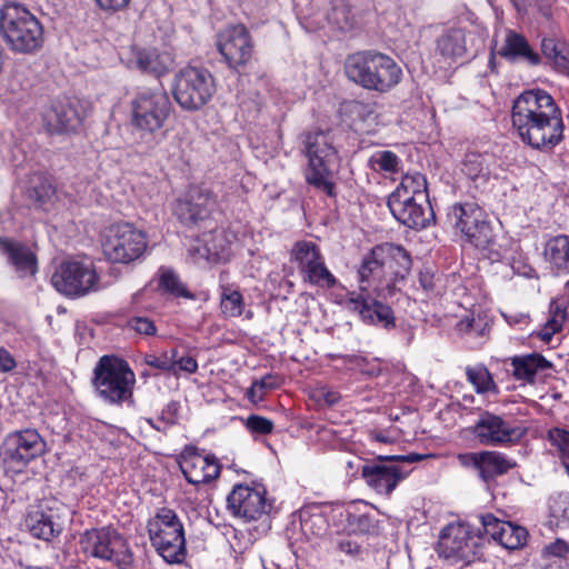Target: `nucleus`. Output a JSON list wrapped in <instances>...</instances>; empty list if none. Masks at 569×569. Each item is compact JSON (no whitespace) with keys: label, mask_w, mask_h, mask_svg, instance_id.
I'll list each match as a JSON object with an SVG mask.
<instances>
[{"label":"nucleus","mask_w":569,"mask_h":569,"mask_svg":"<svg viewBox=\"0 0 569 569\" xmlns=\"http://www.w3.org/2000/svg\"><path fill=\"white\" fill-rule=\"evenodd\" d=\"M305 151L308 158L306 170L307 182L328 196L333 194V182L329 170L330 163L336 158V149L329 132L315 131L305 134Z\"/></svg>","instance_id":"obj_8"},{"label":"nucleus","mask_w":569,"mask_h":569,"mask_svg":"<svg viewBox=\"0 0 569 569\" xmlns=\"http://www.w3.org/2000/svg\"><path fill=\"white\" fill-rule=\"evenodd\" d=\"M326 19L340 30H349L355 24V17L345 0H332Z\"/></svg>","instance_id":"obj_42"},{"label":"nucleus","mask_w":569,"mask_h":569,"mask_svg":"<svg viewBox=\"0 0 569 569\" xmlns=\"http://www.w3.org/2000/svg\"><path fill=\"white\" fill-rule=\"evenodd\" d=\"M408 251L398 244L382 243L372 248L358 269L360 291H372L378 297L392 296L397 281L411 269Z\"/></svg>","instance_id":"obj_2"},{"label":"nucleus","mask_w":569,"mask_h":569,"mask_svg":"<svg viewBox=\"0 0 569 569\" xmlns=\"http://www.w3.org/2000/svg\"><path fill=\"white\" fill-rule=\"evenodd\" d=\"M459 463L466 468H473L480 472L481 452H466L457 457Z\"/></svg>","instance_id":"obj_57"},{"label":"nucleus","mask_w":569,"mask_h":569,"mask_svg":"<svg viewBox=\"0 0 569 569\" xmlns=\"http://www.w3.org/2000/svg\"><path fill=\"white\" fill-rule=\"evenodd\" d=\"M298 518L299 529L307 539L321 537L327 532L328 522L320 511L303 509L299 511Z\"/></svg>","instance_id":"obj_37"},{"label":"nucleus","mask_w":569,"mask_h":569,"mask_svg":"<svg viewBox=\"0 0 569 569\" xmlns=\"http://www.w3.org/2000/svg\"><path fill=\"white\" fill-rule=\"evenodd\" d=\"M217 48L232 69L244 67L253 53V41L243 24H232L218 34Z\"/></svg>","instance_id":"obj_17"},{"label":"nucleus","mask_w":569,"mask_h":569,"mask_svg":"<svg viewBox=\"0 0 569 569\" xmlns=\"http://www.w3.org/2000/svg\"><path fill=\"white\" fill-rule=\"evenodd\" d=\"M254 381L256 386H259L260 391H264V393H267V391L279 388L282 383V378L279 377L278 375L268 373L263 376L261 379H257Z\"/></svg>","instance_id":"obj_56"},{"label":"nucleus","mask_w":569,"mask_h":569,"mask_svg":"<svg viewBox=\"0 0 569 569\" xmlns=\"http://www.w3.org/2000/svg\"><path fill=\"white\" fill-rule=\"evenodd\" d=\"M511 121L522 142L535 149H552L563 139L561 110L545 90H527L518 96Z\"/></svg>","instance_id":"obj_1"},{"label":"nucleus","mask_w":569,"mask_h":569,"mask_svg":"<svg viewBox=\"0 0 569 569\" xmlns=\"http://www.w3.org/2000/svg\"><path fill=\"white\" fill-rule=\"evenodd\" d=\"M388 207L393 217L409 228H426L432 218V210L426 200L388 199Z\"/></svg>","instance_id":"obj_24"},{"label":"nucleus","mask_w":569,"mask_h":569,"mask_svg":"<svg viewBox=\"0 0 569 569\" xmlns=\"http://www.w3.org/2000/svg\"><path fill=\"white\" fill-rule=\"evenodd\" d=\"M427 180L419 173H407L402 177L398 188L390 194L389 199L426 200Z\"/></svg>","instance_id":"obj_32"},{"label":"nucleus","mask_w":569,"mask_h":569,"mask_svg":"<svg viewBox=\"0 0 569 569\" xmlns=\"http://www.w3.org/2000/svg\"><path fill=\"white\" fill-rule=\"evenodd\" d=\"M16 367L13 357L3 348H0V371L8 372Z\"/></svg>","instance_id":"obj_61"},{"label":"nucleus","mask_w":569,"mask_h":569,"mask_svg":"<svg viewBox=\"0 0 569 569\" xmlns=\"http://www.w3.org/2000/svg\"><path fill=\"white\" fill-rule=\"evenodd\" d=\"M244 426L251 433L257 435H269L273 430L272 420L258 415H250L246 419Z\"/></svg>","instance_id":"obj_49"},{"label":"nucleus","mask_w":569,"mask_h":569,"mask_svg":"<svg viewBox=\"0 0 569 569\" xmlns=\"http://www.w3.org/2000/svg\"><path fill=\"white\" fill-rule=\"evenodd\" d=\"M174 363L176 370L179 369L188 373H194L198 370V362L193 357H182L179 360H174Z\"/></svg>","instance_id":"obj_60"},{"label":"nucleus","mask_w":569,"mask_h":569,"mask_svg":"<svg viewBox=\"0 0 569 569\" xmlns=\"http://www.w3.org/2000/svg\"><path fill=\"white\" fill-rule=\"evenodd\" d=\"M480 461L479 477L486 482L508 472L516 466L506 455L497 451H481Z\"/></svg>","instance_id":"obj_34"},{"label":"nucleus","mask_w":569,"mask_h":569,"mask_svg":"<svg viewBox=\"0 0 569 569\" xmlns=\"http://www.w3.org/2000/svg\"><path fill=\"white\" fill-rule=\"evenodd\" d=\"M6 250L10 261L16 267L20 277L32 276L37 271V259L29 248L23 244L7 241Z\"/></svg>","instance_id":"obj_35"},{"label":"nucleus","mask_w":569,"mask_h":569,"mask_svg":"<svg viewBox=\"0 0 569 569\" xmlns=\"http://www.w3.org/2000/svg\"><path fill=\"white\" fill-rule=\"evenodd\" d=\"M546 262L558 274L569 273V236L558 234L550 238L543 249Z\"/></svg>","instance_id":"obj_28"},{"label":"nucleus","mask_w":569,"mask_h":569,"mask_svg":"<svg viewBox=\"0 0 569 569\" xmlns=\"http://www.w3.org/2000/svg\"><path fill=\"white\" fill-rule=\"evenodd\" d=\"M173 64L170 53L160 52L154 48H133L128 67L144 73L161 77L167 73Z\"/></svg>","instance_id":"obj_25"},{"label":"nucleus","mask_w":569,"mask_h":569,"mask_svg":"<svg viewBox=\"0 0 569 569\" xmlns=\"http://www.w3.org/2000/svg\"><path fill=\"white\" fill-rule=\"evenodd\" d=\"M0 32L13 52L34 53L43 44V27L29 9L7 2L0 10Z\"/></svg>","instance_id":"obj_5"},{"label":"nucleus","mask_w":569,"mask_h":569,"mask_svg":"<svg viewBox=\"0 0 569 569\" xmlns=\"http://www.w3.org/2000/svg\"><path fill=\"white\" fill-rule=\"evenodd\" d=\"M323 256L319 247L312 241H298L291 249V260L297 263L300 274L303 277L310 269L315 268Z\"/></svg>","instance_id":"obj_33"},{"label":"nucleus","mask_w":569,"mask_h":569,"mask_svg":"<svg viewBox=\"0 0 569 569\" xmlns=\"http://www.w3.org/2000/svg\"><path fill=\"white\" fill-rule=\"evenodd\" d=\"M128 325L140 335L152 336L157 332L153 321L146 317H134L129 320Z\"/></svg>","instance_id":"obj_53"},{"label":"nucleus","mask_w":569,"mask_h":569,"mask_svg":"<svg viewBox=\"0 0 569 569\" xmlns=\"http://www.w3.org/2000/svg\"><path fill=\"white\" fill-rule=\"evenodd\" d=\"M513 376L518 380L533 382L539 371L548 369L551 365L541 355L530 353L521 357H515L511 361Z\"/></svg>","instance_id":"obj_31"},{"label":"nucleus","mask_w":569,"mask_h":569,"mask_svg":"<svg viewBox=\"0 0 569 569\" xmlns=\"http://www.w3.org/2000/svg\"><path fill=\"white\" fill-rule=\"evenodd\" d=\"M234 234L222 228H216L201 234L189 249L196 261L218 262L230 256Z\"/></svg>","instance_id":"obj_21"},{"label":"nucleus","mask_w":569,"mask_h":569,"mask_svg":"<svg viewBox=\"0 0 569 569\" xmlns=\"http://www.w3.org/2000/svg\"><path fill=\"white\" fill-rule=\"evenodd\" d=\"M499 54L511 61L517 59L525 60L530 66H539L541 63V56L530 47L523 36L515 31H508Z\"/></svg>","instance_id":"obj_27"},{"label":"nucleus","mask_w":569,"mask_h":569,"mask_svg":"<svg viewBox=\"0 0 569 569\" xmlns=\"http://www.w3.org/2000/svg\"><path fill=\"white\" fill-rule=\"evenodd\" d=\"M528 540V531L525 527L505 521L497 540L506 549L515 550L522 548Z\"/></svg>","instance_id":"obj_39"},{"label":"nucleus","mask_w":569,"mask_h":569,"mask_svg":"<svg viewBox=\"0 0 569 569\" xmlns=\"http://www.w3.org/2000/svg\"><path fill=\"white\" fill-rule=\"evenodd\" d=\"M148 533L157 552L168 563H182L187 557L184 529L178 515L161 508L148 521Z\"/></svg>","instance_id":"obj_6"},{"label":"nucleus","mask_w":569,"mask_h":569,"mask_svg":"<svg viewBox=\"0 0 569 569\" xmlns=\"http://www.w3.org/2000/svg\"><path fill=\"white\" fill-rule=\"evenodd\" d=\"M369 167L376 172L396 173L400 169V158L390 150H378L368 160Z\"/></svg>","instance_id":"obj_43"},{"label":"nucleus","mask_w":569,"mask_h":569,"mask_svg":"<svg viewBox=\"0 0 569 569\" xmlns=\"http://www.w3.org/2000/svg\"><path fill=\"white\" fill-rule=\"evenodd\" d=\"M171 110L170 98L161 87L140 88L131 100L132 124L153 133L164 126Z\"/></svg>","instance_id":"obj_10"},{"label":"nucleus","mask_w":569,"mask_h":569,"mask_svg":"<svg viewBox=\"0 0 569 569\" xmlns=\"http://www.w3.org/2000/svg\"><path fill=\"white\" fill-rule=\"evenodd\" d=\"M346 74L365 89L387 92L400 82L402 70L391 57L367 50L347 58Z\"/></svg>","instance_id":"obj_4"},{"label":"nucleus","mask_w":569,"mask_h":569,"mask_svg":"<svg viewBox=\"0 0 569 569\" xmlns=\"http://www.w3.org/2000/svg\"><path fill=\"white\" fill-rule=\"evenodd\" d=\"M486 326L481 319L476 320L472 316H465L456 325V330L461 335L482 336L485 333Z\"/></svg>","instance_id":"obj_50"},{"label":"nucleus","mask_w":569,"mask_h":569,"mask_svg":"<svg viewBox=\"0 0 569 569\" xmlns=\"http://www.w3.org/2000/svg\"><path fill=\"white\" fill-rule=\"evenodd\" d=\"M466 50V32L461 28L443 31L436 41V51L443 58L462 57Z\"/></svg>","instance_id":"obj_30"},{"label":"nucleus","mask_w":569,"mask_h":569,"mask_svg":"<svg viewBox=\"0 0 569 569\" xmlns=\"http://www.w3.org/2000/svg\"><path fill=\"white\" fill-rule=\"evenodd\" d=\"M546 556L565 558L569 553V543L562 539H556L543 548Z\"/></svg>","instance_id":"obj_55"},{"label":"nucleus","mask_w":569,"mask_h":569,"mask_svg":"<svg viewBox=\"0 0 569 569\" xmlns=\"http://www.w3.org/2000/svg\"><path fill=\"white\" fill-rule=\"evenodd\" d=\"M84 112L71 101H56L43 111L42 122L49 133L76 132L82 124Z\"/></svg>","instance_id":"obj_20"},{"label":"nucleus","mask_w":569,"mask_h":569,"mask_svg":"<svg viewBox=\"0 0 569 569\" xmlns=\"http://www.w3.org/2000/svg\"><path fill=\"white\" fill-rule=\"evenodd\" d=\"M541 52L546 63L559 73L569 76V48L556 38H542Z\"/></svg>","instance_id":"obj_29"},{"label":"nucleus","mask_w":569,"mask_h":569,"mask_svg":"<svg viewBox=\"0 0 569 569\" xmlns=\"http://www.w3.org/2000/svg\"><path fill=\"white\" fill-rule=\"evenodd\" d=\"M419 283L421 284V287L426 290V291H430V290H433L435 288V281H433V276L430 274L429 272H420L419 274Z\"/></svg>","instance_id":"obj_64"},{"label":"nucleus","mask_w":569,"mask_h":569,"mask_svg":"<svg viewBox=\"0 0 569 569\" xmlns=\"http://www.w3.org/2000/svg\"><path fill=\"white\" fill-rule=\"evenodd\" d=\"M27 527L32 536L43 540H50L60 531V528L51 519V516L43 512H32L27 517Z\"/></svg>","instance_id":"obj_38"},{"label":"nucleus","mask_w":569,"mask_h":569,"mask_svg":"<svg viewBox=\"0 0 569 569\" xmlns=\"http://www.w3.org/2000/svg\"><path fill=\"white\" fill-rule=\"evenodd\" d=\"M264 396H266L264 391H260L259 386H256V381L253 380L251 383V387L247 391L248 399L251 402L257 403L259 401H262Z\"/></svg>","instance_id":"obj_63"},{"label":"nucleus","mask_w":569,"mask_h":569,"mask_svg":"<svg viewBox=\"0 0 569 569\" xmlns=\"http://www.w3.org/2000/svg\"><path fill=\"white\" fill-rule=\"evenodd\" d=\"M313 397L318 401H323L328 406H335L341 399L340 393L327 386H321L315 390Z\"/></svg>","instance_id":"obj_54"},{"label":"nucleus","mask_w":569,"mask_h":569,"mask_svg":"<svg viewBox=\"0 0 569 569\" xmlns=\"http://www.w3.org/2000/svg\"><path fill=\"white\" fill-rule=\"evenodd\" d=\"M449 222L461 232L465 239L477 248L481 254L499 261L505 249L497 242L491 222L486 211L476 202L455 203L447 213Z\"/></svg>","instance_id":"obj_3"},{"label":"nucleus","mask_w":569,"mask_h":569,"mask_svg":"<svg viewBox=\"0 0 569 569\" xmlns=\"http://www.w3.org/2000/svg\"><path fill=\"white\" fill-rule=\"evenodd\" d=\"M548 523L555 528L569 526V499L567 496L558 495L550 498Z\"/></svg>","instance_id":"obj_41"},{"label":"nucleus","mask_w":569,"mask_h":569,"mask_svg":"<svg viewBox=\"0 0 569 569\" xmlns=\"http://www.w3.org/2000/svg\"><path fill=\"white\" fill-rule=\"evenodd\" d=\"M28 192L30 199L39 204H46L53 199L56 188L48 178L41 174H34L31 179V186Z\"/></svg>","instance_id":"obj_44"},{"label":"nucleus","mask_w":569,"mask_h":569,"mask_svg":"<svg viewBox=\"0 0 569 569\" xmlns=\"http://www.w3.org/2000/svg\"><path fill=\"white\" fill-rule=\"evenodd\" d=\"M100 9L109 12L120 11L127 8L130 0H96Z\"/></svg>","instance_id":"obj_58"},{"label":"nucleus","mask_w":569,"mask_h":569,"mask_svg":"<svg viewBox=\"0 0 569 569\" xmlns=\"http://www.w3.org/2000/svg\"><path fill=\"white\" fill-rule=\"evenodd\" d=\"M144 362L156 369L162 371L173 372L176 375V363L172 357H168L167 353L162 356L147 355L144 357Z\"/></svg>","instance_id":"obj_52"},{"label":"nucleus","mask_w":569,"mask_h":569,"mask_svg":"<svg viewBox=\"0 0 569 569\" xmlns=\"http://www.w3.org/2000/svg\"><path fill=\"white\" fill-rule=\"evenodd\" d=\"M79 543L83 553L113 562L119 569H130L133 563L127 540L114 529L103 527L86 530Z\"/></svg>","instance_id":"obj_9"},{"label":"nucleus","mask_w":569,"mask_h":569,"mask_svg":"<svg viewBox=\"0 0 569 569\" xmlns=\"http://www.w3.org/2000/svg\"><path fill=\"white\" fill-rule=\"evenodd\" d=\"M481 536L473 532L469 525L450 523L439 536V556L455 562H472L480 549Z\"/></svg>","instance_id":"obj_15"},{"label":"nucleus","mask_w":569,"mask_h":569,"mask_svg":"<svg viewBox=\"0 0 569 569\" xmlns=\"http://www.w3.org/2000/svg\"><path fill=\"white\" fill-rule=\"evenodd\" d=\"M490 156L468 153L466 156L462 172L475 182L476 187L482 186L490 176Z\"/></svg>","instance_id":"obj_36"},{"label":"nucleus","mask_w":569,"mask_h":569,"mask_svg":"<svg viewBox=\"0 0 569 569\" xmlns=\"http://www.w3.org/2000/svg\"><path fill=\"white\" fill-rule=\"evenodd\" d=\"M472 433L483 446H499L512 441L516 429L501 416L482 411L472 427Z\"/></svg>","instance_id":"obj_23"},{"label":"nucleus","mask_w":569,"mask_h":569,"mask_svg":"<svg viewBox=\"0 0 569 569\" xmlns=\"http://www.w3.org/2000/svg\"><path fill=\"white\" fill-rule=\"evenodd\" d=\"M220 308L227 317H239L244 309L242 295L230 287H222Z\"/></svg>","instance_id":"obj_46"},{"label":"nucleus","mask_w":569,"mask_h":569,"mask_svg":"<svg viewBox=\"0 0 569 569\" xmlns=\"http://www.w3.org/2000/svg\"><path fill=\"white\" fill-rule=\"evenodd\" d=\"M51 283L67 297H81L100 289L93 266L74 260L61 262L51 276Z\"/></svg>","instance_id":"obj_14"},{"label":"nucleus","mask_w":569,"mask_h":569,"mask_svg":"<svg viewBox=\"0 0 569 569\" xmlns=\"http://www.w3.org/2000/svg\"><path fill=\"white\" fill-rule=\"evenodd\" d=\"M216 203V198L209 189L193 186L177 201L173 213L182 223L196 226L210 217Z\"/></svg>","instance_id":"obj_19"},{"label":"nucleus","mask_w":569,"mask_h":569,"mask_svg":"<svg viewBox=\"0 0 569 569\" xmlns=\"http://www.w3.org/2000/svg\"><path fill=\"white\" fill-rule=\"evenodd\" d=\"M159 286L176 297L191 299L192 293L183 286L179 277L170 269L161 270Z\"/></svg>","instance_id":"obj_48"},{"label":"nucleus","mask_w":569,"mask_h":569,"mask_svg":"<svg viewBox=\"0 0 569 569\" xmlns=\"http://www.w3.org/2000/svg\"><path fill=\"white\" fill-rule=\"evenodd\" d=\"M302 279L305 282L322 289H331L338 283L337 278L327 268L325 258L315 268L310 269Z\"/></svg>","instance_id":"obj_45"},{"label":"nucleus","mask_w":569,"mask_h":569,"mask_svg":"<svg viewBox=\"0 0 569 569\" xmlns=\"http://www.w3.org/2000/svg\"><path fill=\"white\" fill-rule=\"evenodd\" d=\"M179 467L189 483L202 485L220 473V466L214 457L203 456L193 447H187L179 459Z\"/></svg>","instance_id":"obj_22"},{"label":"nucleus","mask_w":569,"mask_h":569,"mask_svg":"<svg viewBox=\"0 0 569 569\" xmlns=\"http://www.w3.org/2000/svg\"><path fill=\"white\" fill-rule=\"evenodd\" d=\"M47 451V443L36 429H23L7 435L2 445L4 463L21 471L31 461L43 456Z\"/></svg>","instance_id":"obj_16"},{"label":"nucleus","mask_w":569,"mask_h":569,"mask_svg":"<svg viewBox=\"0 0 569 569\" xmlns=\"http://www.w3.org/2000/svg\"><path fill=\"white\" fill-rule=\"evenodd\" d=\"M371 291H361L357 298H351L350 302L357 310L363 321L373 325H380L383 328L395 327V317L392 309L372 298Z\"/></svg>","instance_id":"obj_26"},{"label":"nucleus","mask_w":569,"mask_h":569,"mask_svg":"<svg viewBox=\"0 0 569 569\" xmlns=\"http://www.w3.org/2000/svg\"><path fill=\"white\" fill-rule=\"evenodd\" d=\"M134 382L136 376L128 362L116 356H102L94 368L96 389L110 403L131 398Z\"/></svg>","instance_id":"obj_7"},{"label":"nucleus","mask_w":569,"mask_h":569,"mask_svg":"<svg viewBox=\"0 0 569 569\" xmlns=\"http://www.w3.org/2000/svg\"><path fill=\"white\" fill-rule=\"evenodd\" d=\"M567 320V311L558 302L550 305V317L548 318L543 329L539 333L542 340L549 341L552 336L559 332Z\"/></svg>","instance_id":"obj_47"},{"label":"nucleus","mask_w":569,"mask_h":569,"mask_svg":"<svg viewBox=\"0 0 569 569\" xmlns=\"http://www.w3.org/2000/svg\"><path fill=\"white\" fill-rule=\"evenodd\" d=\"M467 380L475 387L478 393L497 392V386L489 370L482 366L467 367Z\"/></svg>","instance_id":"obj_40"},{"label":"nucleus","mask_w":569,"mask_h":569,"mask_svg":"<svg viewBox=\"0 0 569 569\" xmlns=\"http://www.w3.org/2000/svg\"><path fill=\"white\" fill-rule=\"evenodd\" d=\"M148 247L144 231L129 222L110 226L102 241L106 257L114 263H129L140 258Z\"/></svg>","instance_id":"obj_11"},{"label":"nucleus","mask_w":569,"mask_h":569,"mask_svg":"<svg viewBox=\"0 0 569 569\" xmlns=\"http://www.w3.org/2000/svg\"><path fill=\"white\" fill-rule=\"evenodd\" d=\"M480 522L485 535L490 536L497 542L505 521L498 519L492 513H486L480 516Z\"/></svg>","instance_id":"obj_51"},{"label":"nucleus","mask_w":569,"mask_h":569,"mask_svg":"<svg viewBox=\"0 0 569 569\" xmlns=\"http://www.w3.org/2000/svg\"><path fill=\"white\" fill-rule=\"evenodd\" d=\"M213 91V78L206 69L187 67L176 76L173 96L186 110H197L204 106Z\"/></svg>","instance_id":"obj_13"},{"label":"nucleus","mask_w":569,"mask_h":569,"mask_svg":"<svg viewBox=\"0 0 569 569\" xmlns=\"http://www.w3.org/2000/svg\"><path fill=\"white\" fill-rule=\"evenodd\" d=\"M227 505L234 517L248 522L260 519L271 509L266 490L247 485H236L228 495Z\"/></svg>","instance_id":"obj_18"},{"label":"nucleus","mask_w":569,"mask_h":569,"mask_svg":"<svg viewBox=\"0 0 569 569\" xmlns=\"http://www.w3.org/2000/svg\"><path fill=\"white\" fill-rule=\"evenodd\" d=\"M362 461L360 458L355 457L346 462V473L348 477H355L359 470L362 472Z\"/></svg>","instance_id":"obj_62"},{"label":"nucleus","mask_w":569,"mask_h":569,"mask_svg":"<svg viewBox=\"0 0 569 569\" xmlns=\"http://www.w3.org/2000/svg\"><path fill=\"white\" fill-rule=\"evenodd\" d=\"M421 455L409 453L403 456H378L379 462L366 463L362 467V478L377 493L390 496L398 483L406 479L410 470H406L400 463L417 462Z\"/></svg>","instance_id":"obj_12"},{"label":"nucleus","mask_w":569,"mask_h":569,"mask_svg":"<svg viewBox=\"0 0 569 569\" xmlns=\"http://www.w3.org/2000/svg\"><path fill=\"white\" fill-rule=\"evenodd\" d=\"M338 548L346 555L356 556L360 552L361 546L351 538H345L338 542Z\"/></svg>","instance_id":"obj_59"}]
</instances>
